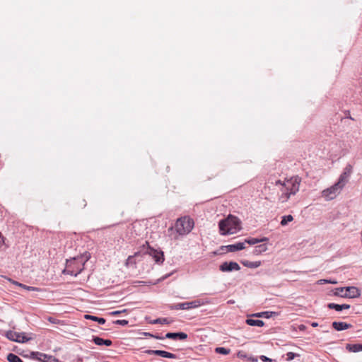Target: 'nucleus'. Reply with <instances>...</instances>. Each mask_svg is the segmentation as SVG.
Returning <instances> with one entry per match:
<instances>
[{
  "mask_svg": "<svg viewBox=\"0 0 362 362\" xmlns=\"http://www.w3.org/2000/svg\"><path fill=\"white\" fill-rule=\"evenodd\" d=\"M93 342L98 346H110L112 344V341L110 339H104L99 337H93Z\"/></svg>",
  "mask_w": 362,
  "mask_h": 362,
  "instance_id": "16",
  "label": "nucleus"
},
{
  "mask_svg": "<svg viewBox=\"0 0 362 362\" xmlns=\"http://www.w3.org/2000/svg\"><path fill=\"white\" fill-rule=\"evenodd\" d=\"M296 356H298V354H296L293 352H288L286 354V361H290L293 360Z\"/></svg>",
  "mask_w": 362,
  "mask_h": 362,
  "instance_id": "35",
  "label": "nucleus"
},
{
  "mask_svg": "<svg viewBox=\"0 0 362 362\" xmlns=\"http://www.w3.org/2000/svg\"><path fill=\"white\" fill-rule=\"evenodd\" d=\"M146 253L152 257L157 264H160L164 262V254L161 250H158L153 247H148Z\"/></svg>",
  "mask_w": 362,
  "mask_h": 362,
  "instance_id": "8",
  "label": "nucleus"
},
{
  "mask_svg": "<svg viewBox=\"0 0 362 362\" xmlns=\"http://www.w3.org/2000/svg\"><path fill=\"white\" fill-rule=\"evenodd\" d=\"M21 288H23V289H25L27 291H40V288H37V287H33V286H27V285H25V284H22V286Z\"/></svg>",
  "mask_w": 362,
  "mask_h": 362,
  "instance_id": "32",
  "label": "nucleus"
},
{
  "mask_svg": "<svg viewBox=\"0 0 362 362\" xmlns=\"http://www.w3.org/2000/svg\"><path fill=\"white\" fill-rule=\"evenodd\" d=\"M146 353L149 355H156L159 356L163 358H177V356L175 354L168 352L166 351L163 350H147L146 351Z\"/></svg>",
  "mask_w": 362,
  "mask_h": 362,
  "instance_id": "13",
  "label": "nucleus"
},
{
  "mask_svg": "<svg viewBox=\"0 0 362 362\" xmlns=\"http://www.w3.org/2000/svg\"><path fill=\"white\" fill-rule=\"evenodd\" d=\"M30 356L32 358L37 360L40 362H59V360L54 356L37 351L31 352Z\"/></svg>",
  "mask_w": 362,
  "mask_h": 362,
  "instance_id": "7",
  "label": "nucleus"
},
{
  "mask_svg": "<svg viewBox=\"0 0 362 362\" xmlns=\"http://www.w3.org/2000/svg\"><path fill=\"white\" fill-rule=\"evenodd\" d=\"M7 360L9 362H23L22 359L14 354H9L7 356Z\"/></svg>",
  "mask_w": 362,
  "mask_h": 362,
  "instance_id": "27",
  "label": "nucleus"
},
{
  "mask_svg": "<svg viewBox=\"0 0 362 362\" xmlns=\"http://www.w3.org/2000/svg\"><path fill=\"white\" fill-rule=\"evenodd\" d=\"M303 329V325H301V327H300V329Z\"/></svg>",
  "mask_w": 362,
  "mask_h": 362,
  "instance_id": "44",
  "label": "nucleus"
},
{
  "mask_svg": "<svg viewBox=\"0 0 362 362\" xmlns=\"http://www.w3.org/2000/svg\"><path fill=\"white\" fill-rule=\"evenodd\" d=\"M218 228L221 235H233L241 230V221L238 217L229 215L226 218L219 221Z\"/></svg>",
  "mask_w": 362,
  "mask_h": 362,
  "instance_id": "2",
  "label": "nucleus"
},
{
  "mask_svg": "<svg viewBox=\"0 0 362 362\" xmlns=\"http://www.w3.org/2000/svg\"><path fill=\"white\" fill-rule=\"evenodd\" d=\"M216 352L223 355H226L230 353V350L224 347H218L216 349Z\"/></svg>",
  "mask_w": 362,
  "mask_h": 362,
  "instance_id": "30",
  "label": "nucleus"
},
{
  "mask_svg": "<svg viewBox=\"0 0 362 362\" xmlns=\"http://www.w3.org/2000/svg\"><path fill=\"white\" fill-rule=\"evenodd\" d=\"M153 324L160 323L166 324L168 323L167 318H158L153 322Z\"/></svg>",
  "mask_w": 362,
  "mask_h": 362,
  "instance_id": "33",
  "label": "nucleus"
},
{
  "mask_svg": "<svg viewBox=\"0 0 362 362\" xmlns=\"http://www.w3.org/2000/svg\"><path fill=\"white\" fill-rule=\"evenodd\" d=\"M6 337L9 340L18 343H24L28 341V338H27L23 334L13 331H8L6 334Z\"/></svg>",
  "mask_w": 362,
  "mask_h": 362,
  "instance_id": "9",
  "label": "nucleus"
},
{
  "mask_svg": "<svg viewBox=\"0 0 362 362\" xmlns=\"http://www.w3.org/2000/svg\"><path fill=\"white\" fill-rule=\"evenodd\" d=\"M352 173V167L350 165H348L344 169L343 173L340 175L339 180L337 182L340 184L342 187H345L346 183L349 181V177Z\"/></svg>",
  "mask_w": 362,
  "mask_h": 362,
  "instance_id": "11",
  "label": "nucleus"
},
{
  "mask_svg": "<svg viewBox=\"0 0 362 362\" xmlns=\"http://www.w3.org/2000/svg\"><path fill=\"white\" fill-rule=\"evenodd\" d=\"M260 360L262 361V362H272V360L265 356H260Z\"/></svg>",
  "mask_w": 362,
  "mask_h": 362,
  "instance_id": "38",
  "label": "nucleus"
},
{
  "mask_svg": "<svg viewBox=\"0 0 362 362\" xmlns=\"http://www.w3.org/2000/svg\"><path fill=\"white\" fill-rule=\"evenodd\" d=\"M125 312H126V310H115V311L111 312L110 315H120L121 313H125Z\"/></svg>",
  "mask_w": 362,
  "mask_h": 362,
  "instance_id": "37",
  "label": "nucleus"
},
{
  "mask_svg": "<svg viewBox=\"0 0 362 362\" xmlns=\"http://www.w3.org/2000/svg\"><path fill=\"white\" fill-rule=\"evenodd\" d=\"M346 349L349 352H354V353L359 352V351H362V344H347L346 346Z\"/></svg>",
  "mask_w": 362,
  "mask_h": 362,
  "instance_id": "20",
  "label": "nucleus"
},
{
  "mask_svg": "<svg viewBox=\"0 0 362 362\" xmlns=\"http://www.w3.org/2000/svg\"><path fill=\"white\" fill-rule=\"evenodd\" d=\"M139 255V252H136L134 256H129V257L127 258L126 263H125L126 265L128 266L130 264H134L135 262L133 261V259L134 257H136Z\"/></svg>",
  "mask_w": 362,
  "mask_h": 362,
  "instance_id": "31",
  "label": "nucleus"
},
{
  "mask_svg": "<svg viewBox=\"0 0 362 362\" xmlns=\"http://www.w3.org/2000/svg\"><path fill=\"white\" fill-rule=\"evenodd\" d=\"M311 326L313 327H316L318 326V323L317 322H313L311 323Z\"/></svg>",
  "mask_w": 362,
  "mask_h": 362,
  "instance_id": "41",
  "label": "nucleus"
},
{
  "mask_svg": "<svg viewBox=\"0 0 362 362\" xmlns=\"http://www.w3.org/2000/svg\"><path fill=\"white\" fill-rule=\"evenodd\" d=\"M268 241L267 238H263L262 239L255 238H250L245 240V244L247 243L249 245H255L259 243L266 242Z\"/></svg>",
  "mask_w": 362,
  "mask_h": 362,
  "instance_id": "22",
  "label": "nucleus"
},
{
  "mask_svg": "<svg viewBox=\"0 0 362 362\" xmlns=\"http://www.w3.org/2000/svg\"><path fill=\"white\" fill-rule=\"evenodd\" d=\"M193 227V220L187 216L178 218L175 224V229L180 235L188 234Z\"/></svg>",
  "mask_w": 362,
  "mask_h": 362,
  "instance_id": "4",
  "label": "nucleus"
},
{
  "mask_svg": "<svg viewBox=\"0 0 362 362\" xmlns=\"http://www.w3.org/2000/svg\"><path fill=\"white\" fill-rule=\"evenodd\" d=\"M303 329V325H301V327H300V329Z\"/></svg>",
  "mask_w": 362,
  "mask_h": 362,
  "instance_id": "45",
  "label": "nucleus"
},
{
  "mask_svg": "<svg viewBox=\"0 0 362 362\" xmlns=\"http://www.w3.org/2000/svg\"><path fill=\"white\" fill-rule=\"evenodd\" d=\"M344 187H342L338 182H336L331 187L322 191V197L325 198L326 201H331L335 199L342 191Z\"/></svg>",
  "mask_w": 362,
  "mask_h": 362,
  "instance_id": "5",
  "label": "nucleus"
},
{
  "mask_svg": "<svg viewBox=\"0 0 362 362\" xmlns=\"http://www.w3.org/2000/svg\"><path fill=\"white\" fill-rule=\"evenodd\" d=\"M165 338L174 340H185L187 338V334L185 332H168L165 334Z\"/></svg>",
  "mask_w": 362,
  "mask_h": 362,
  "instance_id": "14",
  "label": "nucleus"
},
{
  "mask_svg": "<svg viewBox=\"0 0 362 362\" xmlns=\"http://www.w3.org/2000/svg\"><path fill=\"white\" fill-rule=\"evenodd\" d=\"M247 325L250 326H257V327H262L264 325V322L260 320H254V319H247L246 320Z\"/></svg>",
  "mask_w": 362,
  "mask_h": 362,
  "instance_id": "23",
  "label": "nucleus"
},
{
  "mask_svg": "<svg viewBox=\"0 0 362 362\" xmlns=\"http://www.w3.org/2000/svg\"><path fill=\"white\" fill-rule=\"evenodd\" d=\"M327 307L329 309H334L337 311H341L342 310H344V309H349L350 308V305L349 304L339 305V304L331 303L327 305Z\"/></svg>",
  "mask_w": 362,
  "mask_h": 362,
  "instance_id": "19",
  "label": "nucleus"
},
{
  "mask_svg": "<svg viewBox=\"0 0 362 362\" xmlns=\"http://www.w3.org/2000/svg\"><path fill=\"white\" fill-rule=\"evenodd\" d=\"M267 250V246L266 244H262L255 247L253 254L258 255Z\"/></svg>",
  "mask_w": 362,
  "mask_h": 362,
  "instance_id": "24",
  "label": "nucleus"
},
{
  "mask_svg": "<svg viewBox=\"0 0 362 362\" xmlns=\"http://www.w3.org/2000/svg\"><path fill=\"white\" fill-rule=\"evenodd\" d=\"M293 220V217L291 215L284 216L282 217L281 225L282 226H286L289 222Z\"/></svg>",
  "mask_w": 362,
  "mask_h": 362,
  "instance_id": "28",
  "label": "nucleus"
},
{
  "mask_svg": "<svg viewBox=\"0 0 362 362\" xmlns=\"http://www.w3.org/2000/svg\"><path fill=\"white\" fill-rule=\"evenodd\" d=\"M272 313H269V312H262V313H258L254 314L253 315L258 317H264L266 318H269L272 316Z\"/></svg>",
  "mask_w": 362,
  "mask_h": 362,
  "instance_id": "29",
  "label": "nucleus"
},
{
  "mask_svg": "<svg viewBox=\"0 0 362 362\" xmlns=\"http://www.w3.org/2000/svg\"><path fill=\"white\" fill-rule=\"evenodd\" d=\"M322 281H323L324 282H325V283H331V281H328V280H325V279H324V280H322Z\"/></svg>",
  "mask_w": 362,
  "mask_h": 362,
  "instance_id": "43",
  "label": "nucleus"
},
{
  "mask_svg": "<svg viewBox=\"0 0 362 362\" xmlns=\"http://www.w3.org/2000/svg\"><path fill=\"white\" fill-rule=\"evenodd\" d=\"M346 298H355L360 295L359 290L354 286L346 287Z\"/></svg>",
  "mask_w": 362,
  "mask_h": 362,
  "instance_id": "18",
  "label": "nucleus"
},
{
  "mask_svg": "<svg viewBox=\"0 0 362 362\" xmlns=\"http://www.w3.org/2000/svg\"><path fill=\"white\" fill-rule=\"evenodd\" d=\"M84 317L87 320H91L95 322H98L100 325H103L105 323V319L103 317H98L97 316L90 315H86Z\"/></svg>",
  "mask_w": 362,
  "mask_h": 362,
  "instance_id": "25",
  "label": "nucleus"
},
{
  "mask_svg": "<svg viewBox=\"0 0 362 362\" xmlns=\"http://www.w3.org/2000/svg\"><path fill=\"white\" fill-rule=\"evenodd\" d=\"M154 337V338H156V339H165V337H159V336H156V335H154V337Z\"/></svg>",
  "mask_w": 362,
  "mask_h": 362,
  "instance_id": "42",
  "label": "nucleus"
},
{
  "mask_svg": "<svg viewBox=\"0 0 362 362\" xmlns=\"http://www.w3.org/2000/svg\"><path fill=\"white\" fill-rule=\"evenodd\" d=\"M8 280H9V281H11L13 284H14V285H16V286H19V287H21V286H22V284H21V283H19V282H18V281H14V280L11 279H9Z\"/></svg>",
  "mask_w": 362,
  "mask_h": 362,
  "instance_id": "39",
  "label": "nucleus"
},
{
  "mask_svg": "<svg viewBox=\"0 0 362 362\" xmlns=\"http://www.w3.org/2000/svg\"><path fill=\"white\" fill-rule=\"evenodd\" d=\"M114 323L115 325H119L125 326V325H128L129 322H128V320H115L114 322Z\"/></svg>",
  "mask_w": 362,
  "mask_h": 362,
  "instance_id": "34",
  "label": "nucleus"
},
{
  "mask_svg": "<svg viewBox=\"0 0 362 362\" xmlns=\"http://www.w3.org/2000/svg\"><path fill=\"white\" fill-rule=\"evenodd\" d=\"M169 275H168V276ZM167 277V276H165V277H163V279H165V278Z\"/></svg>",
  "mask_w": 362,
  "mask_h": 362,
  "instance_id": "47",
  "label": "nucleus"
},
{
  "mask_svg": "<svg viewBox=\"0 0 362 362\" xmlns=\"http://www.w3.org/2000/svg\"><path fill=\"white\" fill-rule=\"evenodd\" d=\"M352 173V167L350 165H348L344 169L343 173L340 175L339 180L337 182L340 184L342 187H345L346 183L349 181V177Z\"/></svg>",
  "mask_w": 362,
  "mask_h": 362,
  "instance_id": "10",
  "label": "nucleus"
},
{
  "mask_svg": "<svg viewBox=\"0 0 362 362\" xmlns=\"http://www.w3.org/2000/svg\"><path fill=\"white\" fill-rule=\"evenodd\" d=\"M301 179L298 176L292 177L281 182L280 180L276 181V185H280L279 202L284 204L288 201L292 195H295L298 191Z\"/></svg>",
  "mask_w": 362,
  "mask_h": 362,
  "instance_id": "1",
  "label": "nucleus"
},
{
  "mask_svg": "<svg viewBox=\"0 0 362 362\" xmlns=\"http://www.w3.org/2000/svg\"><path fill=\"white\" fill-rule=\"evenodd\" d=\"M90 258V255H86L83 257L74 258L66 262V267L64 269L63 273L76 276L83 270L84 263Z\"/></svg>",
  "mask_w": 362,
  "mask_h": 362,
  "instance_id": "3",
  "label": "nucleus"
},
{
  "mask_svg": "<svg viewBox=\"0 0 362 362\" xmlns=\"http://www.w3.org/2000/svg\"><path fill=\"white\" fill-rule=\"evenodd\" d=\"M346 288L341 287L336 288L334 292V294L337 296L346 298Z\"/></svg>",
  "mask_w": 362,
  "mask_h": 362,
  "instance_id": "26",
  "label": "nucleus"
},
{
  "mask_svg": "<svg viewBox=\"0 0 362 362\" xmlns=\"http://www.w3.org/2000/svg\"><path fill=\"white\" fill-rule=\"evenodd\" d=\"M219 269L223 272H229L232 271H239L240 267L235 262H224L220 265Z\"/></svg>",
  "mask_w": 362,
  "mask_h": 362,
  "instance_id": "12",
  "label": "nucleus"
},
{
  "mask_svg": "<svg viewBox=\"0 0 362 362\" xmlns=\"http://www.w3.org/2000/svg\"><path fill=\"white\" fill-rule=\"evenodd\" d=\"M47 320H48L49 322L52 323V324H57V323H59V320H57V319H56V318H54V317H49L47 318Z\"/></svg>",
  "mask_w": 362,
  "mask_h": 362,
  "instance_id": "36",
  "label": "nucleus"
},
{
  "mask_svg": "<svg viewBox=\"0 0 362 362\" xmlns=\"http://www.w3.org/2000/svg\"><path fill=\"white\" fill-rule=\"evenodd\" d=\"M204 303L201 300H195L191 302H185L175 304L171 306V309L174 310H189L192 308H196L202 305Z\"/></svg>",
  "mask_w": 362,
  "mask_h": 362,
  "instance_id": "6",
  "label": "nucleus"
},
{
  "mask_svg": "<svg viewBox=\"0 0 362 362\" xmlns=\"http://www.w3.org/2000/svg\"><path fill=\"white\" fill-rule=\"evenodd\" d=\"M303 329V325H301V327H300V329Z\"/></svg>",
  "mask_w": 362,
  "mask_h": 362,
  "instance_id": "46",
  "label": "nucleus"
},
{
  "mask_svg": "<svg viewBox=\"0 0 362 362\" xmlns=\"http://www.w3.org/2000/svg\"><path fill=\"white\" fill-rule=\"evenodd\" d=\"M241 263L245 267H248V268H252V269L257 268L262 264V262L260 261L250 262L248 260H243L241 262Z\"/></svg>",
  "mask_w": 362,
  "mask_h": 362,
  "instance_id": "21",
  "label": "nucleus"
},
{
  "mask_svg": "<svg viewBox=\"0 0 362 362\" xmlns=\"http://www.w3.org/2000/svg\"><path fill=\"white\" fill-rule=\"evenodd\" d=\"M142 335H144V336H146V337H154V335H153V334H151V333H149V332H143V333H142Z\"/></svg>",
  "mask_w": 362,
  "mask_h": 362,
  "instance_id": "40",
  "label": "nucleus"
},
{
  "mask_svg": "<svg viewBox=\"0 0 362 362\" xmlns=\"http://www.w3.org/2000/svg\"><path fill=\"white\" fill-rule=\"evenodd\" d=\"M332 327L337 331H342L351 327V325L344 322H332Z\"/></svg>",
  "mask_w": 362,
  "mask_h": 362,
  "instance_id": "17",
  "label": "nucleus"
},
{
  "mask_svg": "<svg viewBox=\"0 0 362 362\" xmlns=\"http://www.w3.org/2000/svg\"><path fill=\"white\" fill-rule=\"evenodd\" d=\"M226 249V251L228 252H233L238 250H242L245 248V243H237L233 245H228L226 246H224Z\"/></svg>",
  "mask_w": 362,
  "mask_h": 362,
  "instance_id": "15",
  "label": "nucleus"
}]
</instances>
